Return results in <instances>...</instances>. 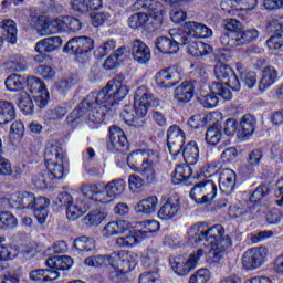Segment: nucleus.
<instances>
[{"instance_id":"1","label":"nucleus","mask_w":283,"mask_h":283,"mask_svg":"<svg viewBox=\"0 0 283 283\" xmlns=\"http://www.w3.org/2000/svg\"><path fill=\"white\" fill-rule=\"evenodd\" d=\"M127 94H129L127 78L123 74L116 75L98 93H91L76 108V112L80 116L87 114L86 123L90 127H94L93 125L105 120L107 112L127 98Z\"/></svg>"},{"instance_id":"2","label":"nucleus","mask_w":283,"mask_h":283,"mask_svg":"<svg viewBox=\"0 0 283 283\" xmlns=\"http://www.w3.org/2000/svg\"><path fill=\"white\" fill-rule=\"evenodd\" d=\"M188 240L190 244H210L209 255L213 262L222 260L233 247V240L229 234L224 235V227L221 224L209 228L206 223H196L188 229Z\"/></svg>"},{"instance_id":"3","label":"nucleus","mask_w":283,"mask_h":283,"mask_svg":"<svg viewBox=\"0 0 283 283\" xmlns=\"http://www.w3.org/2000/svg\"><path fill=\"white\" fill-rule=\"evenodd\" d=\"M158 105H160V99L154 96L147 87L140 86L135 94L134 107L125 106L122 118L130 127H143L149 107H158Z\"/></svg>"},{"instance_id":"4","label":"nucleus","mask_w":283,"mask_h":283,"mask_svg":"<svg viewBox=\"0 0 283 283\" xmlns=\"http://www.w3.org/2000/svg\"><path fill=\"white\" fill-rule=\"evenodd\" d=\"M158 163H160V155L151 149L135 150L127 157L128 167L132 171L139 174L147 185L158 180Z\"/></svg>"},{"instance_id":"5","label":"nucleus","mask_w":283,"mask_h":283,"mask_svg":"<svg viewBox=\"0 0 283 283\" xmlns=\"http://www.w3.org/2000/svg\"><path fill=\"white\" fill-rule=\"evenodd\" d=\"M32 98L34 102H32ZM34 103L43 109L50 103V92L48 86L38 77L27 78V91H21L18 97V106L25 114L30 116L34 114Z\"/></svg>"},{"instance_id":"6","label":"nucleus","mask_w":283,"mask_h":283,"mask_svg":"<svg viewBox=\"0 0 283 283\" xmlns=\"http://www.w3.org/2000/svg\"><path fill=\"white\" fill-rule=\"evenodd\" d=\"M127 182L124 179H116L104 185L103 190H101V184L83 185L82 193L91 205L101 207L114 202L116 196H122L125 192Z\"/></svg>"},{"instance_id":"7","label":"nucleus","mask_w":283,"mask_h":283,"mask_svg":"<svg viewBox=\"0 0 283 283\" xmlns=\"http://www.w3.org/2000/svg\"><path fill=\"white\" fill-rule=\"evenodd\" d=\"M44 160L46 165V176L52 180H63L67 168L70 167V160L67 154L63 151V148L59 144L49 145L45 148Z\"/></svg>"},{"instance_id":"8","label":"nucleus","mask_w":283,"mask_h":283,"mask_svg":"<svg viewBox=\"0 0 283 283\" xmlns=\"http://www.w3.org/2000/svg\"><path fill=\"white\" fill-rule=\"evenodd\" d=\"M83 197L85 198V196H83V192L77 198H75V200L69 192H62L57 196L56 205H60V207H66L67 220H78L81 216L87 213V209H90V206H87V203L83 201Z\"/></svg>"},{"instance_id":"9","label":"nucleus","mask_w":283,"mask_h":283,"mask_svg":"<svg viewBox=\"0 0 283 283\" xmlns=\"http://www.w3.org/2000/svg\"><path fill=\"white\" fill-rule=\"evenodd\" d=\"M6 209H33L46 205L45 197L36 198L29 191L17 192L3 199Z\"/></svg>"},{"instance_id":"10","label":"nucleus","mask_w":283,"mask_h":283,"mask_svg":"<svg viewBox=\"0 0 283 283\" xmlns=\"http://www.w3.org/2000/svg\"><path fill=\"white\" fill-rule=\"evenodd\" d=\"M170 36L171 39L161 36L156 40V49L161 54H176L180 50V45H186L187 41H189L187 33L177 29L170 30Z\"/></svg>"},{"instance_id":"11","label":"nucleus","mask_w":283,"mask_h":283,"mask_svg":"<svg viewBox=\"0 0 283 283\" xmlns=\"http://www.w3.org/2000/svg\"><path fill=\"white\" fill-rule=\"evenodd\" d=\"M218 196V186L213 180H205L195 185L190 190V198L197 205H211Z\"/></svg>"},{"instance_id":"12","label":"nucleus","mask_w":283,"mask_h":283,"mask_svg":"<svg viewBox=\"0 0 283 283\" xmlns=\"http://www.w3.org/2000/svg\"><path fill=\"white\" fill-rule=\"evenodd\" d=\"M138 255L134 252L120 250L108 255L109 266L119 273H129L136 269Z\"/></svg>"},{"instance_id":"13","label":"nucleus","mask_w":283,"mask_h":283,"mask_svg":"<svg viewBox=\"0 0 283 283\" xmlns=\"http://www.w3.org/2000/svg\"><path fill=\"white\" fill-rule=\"evenodd\" d=\"M205 255V251L202 249H199L195 252H192L188 259H185L184 256H178L170 262L171 270L176 275H179L180 277L185 275H189L193 269H196L200 262V259Z\"/></svg>"},{"instance_id":"14","label":"nucleus","mask_w":283,"mask_h":283,"mask_svg":"<svg viewBox=\"0 0 283 283\" xmlns=\"http://www.w3.org/2000/svg\"><path fill=\"white\" fill-rule=\"evenodd\" d=\"M268 256L269 249L265 247L252 248L243 253L242 266L245 271H255V269H260L266 262Z\"/></svg>"},{"instance_id":"15","label":"nucleus","mask_w":283,"mask_h":283,"mask_svg":"<svg viewBox=\"0 0 283 283\" xmlns=\"http://www.w3.org/2000/svg\"><path fill=\"white\" fill-rule=\"evenodd\" d=\"M134 12H146L157 23H163V17L167 13L163 3L154 0H137L133 6Z\"/></svg>"},{"instance_id":"16","label":"nucleus","mask_w":283,"mask_h":283,"mask_svg":"<svg viewBox=\"0 0 283 283\" xmlns=\"http://www.w3.org/2000/svg\"><path fill=\"white\" fill-rule=\"evenodd\" d=\"M184 145L185 132L178 125L170 126L167 130V147L174 160L178 159Z\"/></svg>"},{"instance_id":"17","label":"nucleus","mask_w":283,"mask_h":283,"mask_svg":"<svg viewBox=\"0 0 283 283\" xmlns=\"http://www.w3.org/2000/svg\"><path fill=\"white\" fill-rule=\"evenodd\" d=\"M94 50V40L90 36H77L71 39L64 46L69 54H87Z\"/></svg>"},{"instance_id":"18","label":"nucleus","mask_w":283,"mask_h":283,"mask_svg":"<svg viewBox=\"0 0 283 283\" xmlns=\"http://www.w3.org/2000/svg\"><path fill=\"white\" fill-rule=\"evenodd\" d=\"M178 81H180V71H178V67L161 70L155 76V83L157 87H160L161 90L174 87Z\"/></svg>"},{"instance_id":"19","label":"nucleus","mask_w":283,"mask_h":283,"mask_svg":"<svg viewBox=\"0 0 283 283\" xmlns=\"http://www.w3.org/2000/svg\"><path fill=\"white\" fill-rule=\"evenodd\" d=\"M214 76L218 81H227V84L233 90V92H240V80H238V75H235L229 65L217 64L214 66Z\"/></svg>"},{"instance_id":"20","label":"nucleus","mask_w":283,"mask_h":283,"mask_svg":"<svg viewBox=\"0 0 283 283\" xmlns=\"http://www.w3.org/2000/svg\"><path fill=\"white\" fill-rule=\"evenodd\" d=\"M182 32L187 34L188 39H211L213 36V30L195 21L187 22Z\"/></svg>"},{"instance_id":"21","label":"nucleus","mask_w":283,"mask_h":283,"mask_svg":"<svg viewBox=\"0 0 283 283\" xmlns=\"http://www.w3.org/2000/svg\"><path fill=\"white\" fill-rule=\"evenodd\" d=\"M125 233H132V224L129 221H109L102 229L103 238H112V235H123Z\"/></svg>"},{"instance_id":"22","label":"nucleus","mask_w":283,"mask_h":283,"mask_svg":"<svg viewBox=\"0 0 283 283\" xmlns=\"http://www.w3.org/2000/svg\"><path fill=\"white\" fill-rule=\"evenodd\" d=\"M132 56L139 65H147L151 61V49L142 40H135L132 43Z\"/></svg>"},{"instance_id":"23","label":"nucleus","mask_w":283,"mask_h":283,"mask_svg":"<svg viewBox=\"0 0 283 283\" xmlns=\"http://www.w3.org/2000/svg\"><path fill=\"white\" fill-rule=\"evenodd\" d=\"M238 180V175L232 169L226 168L221 170L219 175V189L222 193L229 196L233 193L235 189V181Z\"/></svg>"},{"instance_id":"24","label":"nucleus","mask_w":283,"mask_h":283,"mask_svg":"<svg viewBox=\"0 0 283 283\" xmlns=\"http://www.w3.org/2000/svg\"><path fill=\"white\" fill-rule=\"evenodd\" d=\"M109 145L113 147L115 151H120L125 149L129 142L127 140V135H125V130H123L118 126H111L109 129Z\"/></svg>"},{"instance_id":"25","label":"nucleus","mask_w":283,"mask_h":283,"mask_svg":"<svg viewBox=\"0 0 283 283\" xmlns=\"http://www.w3.org/2000/svg\"><path fill=\"white\" fill-rule=\"evenodd\" d=\"M280 78V73L273 66H266L261 73L259 81V92H266L272 85H275Z\"/></svg>"},{"instance_id":"26","label":"nucleus","mask_w":283,"mask_h":283,"mask_svg":"<svg viewBox=\"0 0 283 283\" xmlns=\"http://www.w3.org/2000/svg\"><path fill=\"white\" fill-rule=\"evenodd\" d=\"M177 158H184L185 163L188 165H196L198 160H200V148L198 147V143L189 142L186 145L184 144Z\"/></svg>"},{"instance_id":"27","label":"nucleus","mask_w":283,"mask_h":283,"mask_svg":"<svg viewBox=\"0 0 283 283\" xmlns=\"http://www.w3.org/2000/svg\"><path fill=\"white\" fill-rule=\"evenodd\" d=\"M63 45V40L60 36L44 38L36 42L35 52L38 54H50L56 52Z\"/></svg>"},{"instance_id":"28","label":"nucleus","mask_w":283,"mask_h":283,"mask_svg":"<svg viewBox=\"0 0 283 283\" xmlns=\"http://www.w3.org/2000/svg\"><path fill=\"white\" fill-rule=\"evenodd\" d=\"M185 45H188V54L197 59H200V56H207L208 54H212L213 52V46H211L210 44L200 41L196 42L190 38H188V41L185 43Z\"/></svg>"},{"instance_id":"29","label":"nucleus","mask_w":283,"mask_h":283,"mask_svg":"<svg viewBox=\"0 0 283 283\" xmlns=\"http://www.w3.org/2000/svg\"><path fill=\"white\" fill-rule=\"evenodd\" d=\"M46 266L51 271H70L74 266V259L69 255L51 256L46 260Z\"/></svg>"},{"instance_id":"30","label":"nucleus","mask_w":283,"mask_h":283,"mask_svg":"<svg viewBox=\"0 0 283 283\" xmlns=\"http://www.w3.org/2000/svg\"><path fill=\"white\" fill-rule=\"evenodd\" d=\"M195 87L191 82H182L175 88L174 98L177 103H189L193 98Z\"/></svg>"},{"instance_id":"31","label":"nucleus","mask_w":283,"mask_h":283,"mask_svg":"<svg viewBox=\"0 0 283 283\" xmlns=\"http://www.w3.org/2000/svg\"><path fill=\"white\" fill-rule=\"evenodd\" d=\"M180 211V203L177 200L168 199L158 210L159 220H171Z\"/></svg>"},{"instance_id":"32","label":"nucleus","mask_w":283,"mask_h":283,"mask_svg":"<svg viewBox=\"0 0 283 283\" xmlns=\"http://www.w3.org/2000/svg\"><path fill=\"white\" fill-rule=\"evenodd\" d=\"M151 24H154V17L145 12L134 13L128 18V25L132 30H140V28L145 29L147 25Z\"/></svg>"},{"instance_id":"33","label":"nucleus","mask_w":283,"mask_h":283,"mask_svg":"<svg viewBox=\"0 0 283 283\" xmlns=\"http://www.w3.org/2000/svg\"><path fill=\"white\" fill-rule=\"evenodd\" d=\"M156 209H158V197L156 196L142 199L135 207L136 213H143L144 216L156 213Z\"/></svg>"},{"instance_id":"34","label":"nucleus","mask_w":283,"mask_h":283,"mask_svg":"<svg viewBox=\"0 0 283 283\" xmlns=\"http://www.w3.org/2000/svg\"><path fill=\"white\" fill-rule=\"evenodd\" d=\"M107 210L95 209L91 210L84 218L83 222L86 227H101L105 220H107Z\"/></svg>"},{"instance_id":"35","label":"nucleus","mask_w":283,"mask_h":283,"mask_svg":"<svg viewBox=\"0 0 283 283\" xmlns=\"http://www.w3.org/2000/svg\"><path fill=\"white\" fill-rule=\"evenodd\" d=\"M59 277V271L53 270H33L30 272V280H32V282H55Z\"/></svg>"},{"instance_id":"36","label":"nucleus","mask_w":283,"mask_h":283,"mask_svg":"<svg viewBox=\"0 0 283 283\" xmlns=\"http://www.w3.org/2000/svg\"><path fill=\"white\" fill-rule=\"evenodd\" d=\"M253 132H255V118L251 115L243 116L238 130L239 138L247 140V138L253 136Z\"/></svg>"},{"instance_id":"37","label":"nucleus","mask_w":283,"mask_h":283,"mask_svg":"<svg viewBox=\"0 0 283 283\" xmlns=\"http://www.w3.org/2000/svg\"><path fill=\"white\" fill-rule=\"evenodd\" d=\"M43 34H59L65 32V17L46 20L42 25Z\"/></svg>"},{"instance_id":"38","label":"nucleus","mask_w":283,"mask_h":283,"mask_svg":"<svg viewBox=\"0 0 283 283\" xmlns=\"http://www.w3.org/2000/svg\"><path fill=\"white\" fill-rule=\"evenodd\" d=\"M4 85L9 92H19L21 94V92H27L28 80L19 74H12L6 80Z\"/></svg>"},{"instance_id":"39","label":"nucleus","mask_w":283,"mask_h":283,"mask_svg":"<svg viewBox=\"0 0 283 283\" xmlns=\"http://www.w3.org/2000/svg\"><path fill=\"white\" fill-rule=\"evenodd\" d=\"M17 118V111L12 102L2 101L0 102V125H6Z\"/></svg>"},{"instance_id":"40","label":"nucleus","mask_w":283,"mask_h":283,"mask_svg":"<svg viewBox=\"0 0 283 283\" xmlns=\"http://www.w3.org/2000/svg\"><path fill=\"white\" fill-rule=\"evenodd\" d=\"M139 230H135L139 240H145V238H147V233H156V231H160V222L156 220L143 221L139 223Z\"/></svg>"},{"instance_id":"41","label":"nucleus","mask_w":283,"mask_h":283,"mask_svg":"<svg viewBox=\"0 0 283 283\" xmlns=\"http://www.w3.org/2000/svg\"><path fill=\"white\" fill-rule=\"evenodd\" d=\"M140 242V238L136 234L134 226H132L130 232L126 237H119L116 239L115 244L119 249L136 247Z\"/></svg>"},{"instance_id":"42","label":"nucleus","mask_w":283,"mask_h":283,"mask_svg":"<svg viewBox=\"0 0 283 283\" xmlns=\"http://www.w3.org/2000/svg\"><path fill=\"white\" fill-rule=\"evenodd\" d=\"M125 59V48H119L112 53L104 62L105 70H116Z\"/></svg>"},{"instance_id":"43","label":"nucleus","mask_w":283,"mask_h":283,"mask_svg":"<svg viewBox=\"0 0 283 283\" xmlns=\"http://www.w3.org/2000/svg\"><path fill=\"white\" fill-rule=\"evenodd\" d=\"M222 140V126L219 124H213L206 132V143L216 147Z\"/></svg>"},{"instance_id":"44","label":"nucleus","mask_w":283,"mask_h":283,"mask_svg":"<svg viewBox=\"0 0 283 283\" xmlns=\"http://www.w3.org/2000/svg\"><path fill=\"white\" fill-rule=\"evenodd\" d=\"M0 28H2V30L6 32L4 34L8 43H17V22L10 19L2 20V22L0 23Z\"/></svg>"},{"instance_id":"45","label":"nucleus","mask_w":283,"mask_h":283,"mask_svg":"<svg viewBox=\"0 0 283 283\" xmlns=\"http://www.w3.org/2000/svg\"><path fill=\"white\" fill-rule=\"evenodd\" d=\"M230 88L231 86H229L227 82L224 85L220 82H216L209 86L210 92H212V94H217V96H221L223 101H231V98H233V94Z\"/></svg>"},{"instance_id":"46","label":"nucleus","mask_w":283,"mask_h":283,"mask_svg":"<svg viewBox=\"0 0 283 283\" xmlns=\"http://www.w3.org/2000/svg\"><path fill=\"white\" fill-rule=\"evenodd\" d=\"M189 178H191V167L181 165L175 168L171 180L174 185H182V182H187Z\"/></svg>"},{"instance_id":"47","label":"nucleus","mask_w":283,"mask_h":283,"mask_svg":"<svg viewBox=\"0 0 283 283\" xmlns=\"http://www.w3.org/2000/svg\"><path fill=\"white\" fill-rule=\"evenodd\" d=\"M73 245L77 251H82V253H92L96 251V243L87 237L75 239Z\"/></svg>"},{"instance_id":"48","label":"nucleus","mask_w":283,"mask_h":283,"mask_svg":"<svg viewBox=\"0 0 283 283\" xmlns=\"http://www.w3.org/2000/svg\"><path fill=\"white\" fill-rule=\"evenodd\" d=\"M258 36H260V32H258L256 29H250L241 33H235L237 48H240V45H247L248 43L255 41Z\"/></svg>"},{"instance_id":"49","label":"nucleus","mask_w":283,"mask_h":283,"mask_svg":"<svg viewBox=\"0 0 283 283\" xmlns=\"http://www.w3.org/2000/svg\"><path fill=\"white\" fill-rule=\"evenodd\" d=\"M199 103L206 109H213V107H218V94L210 92V93H201L198 97Z\"/></svg>"},{"instance_id":"50","label":"nucleus","mask_w":283,"mask_h":283,"mask_svg":"<svg viewBox=\"0 0 283 283\" xmlns=\"http://www.w3.org/2000/svg\"><path fill=\"white\" fill-rule=\"evenodd\" d=\"M84 265L94 266L95 269H99L101 266H109V255L88 256L84 260Z\"/></svg>"},{"instance_id":"51","label":"nucleus","mask_w":283,"mask_h":283,"mask_svg":"<svg viewBox=\"0 0 283 283\" xmlns=\"http://www.w3.org/2000/svg\"><path fill=\"white\" fill-rule=\"evenodd\" d=\"M46 205L35 206L34 209V218L39 222V224H45L48 220V207H50V199L45 198Z\"/></svg>"},{"instance_id":"52","label":"nucleus","mask_w":283,"mask_h":283,"mask_svg":"<svg viewBox=\"0 0 283 283\" xmlns=\"http://www.w3.org/2000/svg\"><path fill=\"white\" fill-rule=\"evenodd\" d=\"M274 34L266 41L269 50H280L283 46V30L274 29Z\"/></svg>"},{"instance_id":"53","label":"nucleus","mask_w":283,"mask_h":283,"mask_svg":"<svg viewBox=\"0 0 283 283\" xmlns=\"http://www.w3.org/2000/svg\"><path fill=\"white\" fill-rule=\"evenodd\" d=\"M114 50H116V42L114 40H109L98 46L94 54L97 59H103L104 56H107V54H112Z\"/></svg>"},{"instance_id":"54","label":"nucleus","mask_w":283,"mask_h":283,"mask_svg":"<svg viewBox=\"0 0 283 283\" xmlns=\"http://www.w3.org/2000/svg\"><path fill=\"white\" fill-rule=\"evenodd\" d=\"M145 178L143 176L138 175H130L128 178V187L130 191L134 193H138L143 191V188L145 187Z\"/></svg>"},{"instance_id":"55","label":"nucleus","mask_w":283,"mask_h":283,"mask_svg":"<svg viewBox=\"0 0 283 283\" xmlns=\"http://www.w3.org/2000/svg\"><path fill=\"white\" fill-rule=\"evenodd\" d=\"M17 217L12 214L11 212H2L0 213V229L6 228V229H17Z\"/></svg>"},{"instance_id":"56","label":"nucleus","mask_w":283,"mask_h":283,"mask_svg":"<svg viewBox=\"0 0 283 283\" xmlns=\"http://www.w3.org/2000/svg\"><path fill=\"white\" fill-rule=\"evenodd\" d=\"M32 185L35 189H48V185H52V179L43 171L32 178Z\"/></svg>"},{"instance_id":"57","label":"nucleus","mask_w":283,"mask_h":283,"mask_svg":"<svg viewBox=\"0 0 283 283\" xmlns=\"http://www.w3.org/2000/svg\"><path fill=\"white\" fill-rule=\"evenodd\" d=\"M207 120H209V115L201 113L190 117L188 120V125L192 129H200V127H205V125H207Z\"/></svg>"},{"instance_id":"58","label":"nucleus","mask_w":283,"mask_h":283,"mask_svg":"<svg viewBox=\"0 0 283 283\" xmlns=\"http://www.w3.org/2000/svg\"><path fill=\"white\" fill-rule=\"evenodd\" d=\"M268 193H269V188L258 187L250 197V205H261L262 200L266 198Z\"/></svg>"},{"instance_id":"59","label":"nucleus","mask_w":283,"mask_h":283,"mask_svg":"<svg viewBox=\"0 0 283 283\" xmlns=\"http://www.w3.org/2000/svg\"><path fill=\"white\" fill-rule=\"evenodd\" d=\"M109 14L107 12H92L91 13V21L94 28H99V25H104L109 21Z\"/></svg>"},{"instance_id":"60","label":"nucleus","mask_w":283,"mask_h":283,"mask_svg":"<svg viewBox=\"0 0 283 283\" xmlns=\"http://www.w3.org/2000/svg\"><path fill=\"white\" fill-rule=\"evenodd\" d=\"M15 254L12 252L11 248L6 245H1L0 243V269L3 271L6 266L3 265L4 262H9V260H14Z\"/></svg>"},{"instance_id":"61","label":"nucleus","mask_w":283,"mask_h":283,"mask_svg":"<svg viewBox=\"0 0 283 283\" xmlns=\"http://www.w3.org/2000/svg\"><path fill=\"white\" fill-rule=\"evenodd\" d=\"M210 272L208 269L198 270L191 277L189 283H207L209 282Z\"/></svg>"},{"instance_id":"62","label":"nucleus","mask_w":283,"mask_h":283,"mask_svg":"<svg viewBox=\"0 0 283 283\" xmlns=\"http://www.w3.org/2000/svg\"><path fill=\"white\" fill-rule=\"evenodd\" d=\"M158 251L157 250H147L142 253V260L148 266L156 264L158 262Z\"/></svg>"},{"instance_id":"63","label":"nucleus","mask_w":283,"mask_h":283,"mask_svg":"<svg viewBox=\"0 0 283 283\" xmlns=\"http://www.w3.org/2000/svg\"><path fill=\"white\" fill-rule=\"evenodd\" d=\"M163 243L165 247H169L170 249H178V247H182V241L178 234L166 235Z\"/></svg>"},{"instance_id":"64","label":"nucleus","mask_w":283,"mask_h":283,"mask_svg":"<svg viewBox=\"0 0 283 283\" xmlns=\"http://www.w3.org/2000/svg\"><path fill=\"white\" fill-rule=\"evenodd\" d=\"M139 283H161L160 274L157 272H147L140 275Z\"/></svg>"}]
</instances>
